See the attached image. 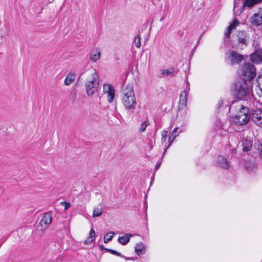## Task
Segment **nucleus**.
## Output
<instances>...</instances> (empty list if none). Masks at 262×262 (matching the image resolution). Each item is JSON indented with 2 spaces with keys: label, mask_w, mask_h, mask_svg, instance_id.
Listing matches in <instances>:
<instances>
[{
  "label": "nucleus",
  "mask_w": 262,
  "mask_h": 262,
  "mask_svg": "<svg viewBox=\"0 0 262 262\" xmlns=\"http://www.w3.org/2000/svg\"><path fill=\"white\" fill-rule=\"evenodd\" d=\"M190 88L189 87V83H187V86L184 91H183L180 96V101L179 109H184L187 106V94L189 91Z\"/></svg>",
  "instance_id": "obj_8"
},
{
  "label": "nucleus",
  "mask_w": 262,
  "mask_h": 262,
  "mask_svg": "<svg viewBox=\"0 0 262 262\" xmlns=\"http://www.w3.org/2000/svg\"><path fill=\"white\" fill-rule=\"evenodd\" d=\"M99 85V76L95 70L88 73L85 87L86 94L89 96H93L97 92Z\"/></svg>",
  "instance_id": "obj_2"
},
{
  "label": "nucleus",
  "mask_w": 262,
  "mask_h": 262,
  "mask_svg": "<svg viewBox=\"0 0 262 262\" xmlns=\"http://www.w3.org/2000/svg\"><path fill=\"white\" fill-rule=\"evenodd\" d=\"M181 132L180 131L177 135H173L172 134H170L169 137V144L168 146L172 143L173 141L174 140V139L176 138V137L178 135L179 133H180Z\"/></svg>",
  "instance_id": "obj_30"
},
{
  "label": "nucleus",
  "mask_w": 262,
  "mask_h": 262,
  "mask_svg": "<svg viewBox=\"0 0 262 262\" xmlns=\"http://www.w3.org/2000/svg\"><path fill=\"white\" fill-rule=\"evenodd\" d=\"M257 86L262 93V74L259 75L256 78Z\"/></svg>",
  "instance_id": "obj_27"
},
{
  "label": "nucleus",
  "mask_w": 262,
  "mask_h": 262,
  "mask_svg": "<svg viewBox=\"0 0 262 262\" xmlns=\"http://www.w3.org/2000/svg\"><path fill=\"white\" fill-rule=\"evenodd\" d=\"M133 235L130 234H124L122 236L118 237V242L123 245H126L129 241L130 237H132Z\"/></svg>",
  "instance_id": "obj_18"
},
{
  "label": "nucleus",
  "mask_w": 262,
  "mask_h": 262,
  "mask_svg": "<svg viewBox=\"0 0 262 262\" xmlns=\"http://www.w3.org/2000/svg\"><path fill=\"white\" fill-rule=\"evenodd\" d=\"M160 164H161V162H160L159 163H157L156 164V167H155L156 168V170H157L158 169V168L160 166Z\"/></svg>",
  "instance_id": "obj_37"
},
{
  "label": "nucleus",
  "mask_w": 262,
  "mask_h": 262,
  "mask_svg": "<svg viewBox=\"0 0 262 262\" xmlns=\"http://www.w3.org/2000/svg\"><path fill=\"white\" fill-rule=\"evenodd\" d=\"M52 215L51 212L49 211L45 213L39 223V226L43 228L42 229L43 232L48 228V226L52 223Z\"/></svg>",
  "instance_id": "obj_9"
},
{
  "label": "nucleus",
  "mask_w": 262,
  "mask_h": 262,
  "mask_svg": "<svg viewBox=\"0 0 262 262\" xmlns=\"http://www.w3.org/2000/svg\"><path fill=\"white\" fill-rule=\"evenodd\" d=\"M178 129H179L178 127L174 128L171 134H172L173 135H177L176 133L178 132Z\"/></svg>",
  "instance_id": "obj_36"
},
{
  "label": "nucleus",
  "mask_w": 262,
  "mask_h": 262,
  "mask_svg": "<svg viewBox=\"0 0 262 262\" xmlns=\"http://www.w3.org/2000/svg\"><path fill=\"white\" fill-rule=\"evenodd\" d=\"M250 60L253 63L258 64L262 62V49H258L250 56Z\"/></svg>",
  "instance_id": "obj_12"
},
{
  "label": "nucleus",
  "mask_w": 262,
  "mask_h": 262,
  "mask_svg": "<svg viewBox=\"0 0 262 262\" xmlns=\"http://www.w3.org/2000/svg\"><path fill=\"white\" fill-rule=\"evenodd\" d=\"M250 118V114L249 108L241 106L237 114L232 117V121L237 125H244L249 122Z\"/></svg>",
  "instance_id": "obj_4"
},
{
  "label": "nucleus",
  "mask_w": 262,
  "mask_h": 262,
  "mask_svg": "<svg viewBox=\"0 0 262 262\" xmlns=\"http://www.w3.org/2000/svg\"><path fill=\"white\" fill-rule=\"evenodd\" d=\"M239 24V22L237 20L235 19L234 21L229 25L227 28V31L225 33V36L226 37H229L231 33L232 30L235 29L236 26Z\"/></svg>",
  "instance_id": "obj_17"
},
{
  "label": "nucleus",
  "mask_w": 262,
  "mask_h": 262,
  "mask_svg": "<svg viewBox=\"0 0 262 262\" xmlns=\"http://www.w3.org/2000/svg\"><path fill=\"white\" fill-rule=\"evenodd\" d=\"M166 151V149H165V151H164V154L165 152V151Z\"/></svg>",
  "instance_id": "obj_40"
},
{
  "label": "nucleus",
  "mask_w": 262,
  "mask_h": 262,
  "mask_svg": "<svg viewBox=\"0 0 262 262\" xmlns=\"http://www.w3.org/2000/svg\"><path fill=\"white\" fill-rule=\"evenodd\" d=\"M250 23L251 25L255 27H257L262 24V9H259L254 13L250 18Z\"/></svg>",
  "instance_id": "obj_10"
},
{
  "label": "nucleus",
  "mask_w": 262,
  "mask_h": 262,
  "mask_svg": "<svg viewBox=\"0 0 262 262\" xmlns=\"http://www.w3.org/2000/svg\"><path fill=\"white\" fill-rule=\"evenodd\" d=\"M167 131H163L162 135V141H165L166 140V137L167 136Z\"/></svg>",
  "instance_id": "obj_33"
},
{
  "label": "nucleus",
  "mask_w": 262,
  "mask_h": 262,
  "mask_svg": "<svg viewBox=\"0 0 262 262\" xmlns=\"http://www.w3.org/2000/svg\"><path fill=\"white\" fill-rule=\"evenodd\" d=\"M262 0H245L243 7H252L255 5L260 4Z\"/></svg>",
  "instance_id": "obj_20"
},
{
  "label": "nucleus",
  "mask_w": 262,
  "mask_h": 262,
  "mask_svg": "<svg viewBox=\"0 0 262 262\" xmlns=\"http://www.w3.org/2000/svg\"><path fill=\"white\" fill-rule=\"evenodd\" d=\"M258 150L260 157L262 158V143L259 145L258 147Z\"/></svg>",
  "instance_id": "obj_34"
},
{
  "label": "nucleus",
  "mask_w": 262,
  "mask_h": 262,
  "mask_svg": "<svg viewBox=\"0 0 262 262\" xmlns=\"http://www.w3.org/2000/svg\"><path fill=\"white\" fill-rule=\"evenodd\" d=\"M146 246L142 243H138L136 245L135 250L138 256L142 255L145 252Z\"/></svg>",
  "instance_id": "obj_16"
},
{
  "label": "nucleus",
  "mask_w": 262,
  "mask_h": 262,
  "mask_svg": "<svg viewBox=\"0 0 262 262\" xmlns=\"http://www.w3.org/2000/svg\"><path fill=\"white\" fill-rule=\"evenodd\" d=\"M253 122L257 126L262 127V106L254 108L251 113Z\"/></svg>",
  "instance_id": "obj_6"
},
{
  "label": "nucleus",
  "mask_w": 262,
  "mask_h": 262,
  "mask_svg": "<svg viewBox=\"0 0 262 262\" xmlns=\"http://www.w3.org/2000/svg\"><path fill=\"white\" fill-rule=\"evenodd\" d=\"M237 8L236 6H235V4H234V9H233V12L234 13H235L236 9Z\"/></svg>",
  "instance_id": "obj_38"
},
{
  "label": "nucleus",
  "mask_w": 262,
  "mask_h": 262,
  "mask_svg": "<svg viewBox=\"0 0 262 262\" xmlns=\"http://www.w3.org/2000/svg\"><path fill=\"white\" fill-rule=\"evenodd\" d=\"M225 59L227 63L233 66L239 64L243 61L244 57L235 51L228 50L225 54Z\"/></svg>",
  "instance_id": "obj_5"
},
{
  "label": "nucleus",
  "mask_w": 262,
  "mask_h": 262,
  "mask_svg": "<svg viewBox=\"0 0 262 262\" xmlns=\"http://www.w3.org/2000/svg\"><path fill=\"white\" fill-rule=\"evenodd\" d=\"M115 233L114 232H110L105 234L104 237V242L105 243L111 241L114 236Z\"/></svg>",
  "instance_id": "obj_25"
},
{
  "label": "nucleus",
  "mask_w": 262,
  "mask_h": 262,
  "mask_svg": "<svg viewBox=\"0 0 262 262\" xmlns=\"http://www.w3.org/2000/svg\"><path fill=\"white\" fill-rule=\"evenodd\" d=\"M102 211L103 210L102 207H95L94 208L92 216L93 217L99 216L102 214Z\"/></svg>",
  "instance_id": "obj_22"
},
{
  "label": "nucleus",
  "mask_w": 262,
  "mask_h": 262,
  "mask_svg": "<svg viewBox=\"0 0 262 262\" xmlns=\"http://www.w3.org/2000/svg\"><path fill=\"white\" fill-rule=\"evenodd\" d=\"M134 43L135 45V46L139 48L141 46V36L140 34H137L134 39Z\"/></svg>",
  "instance_id": "obj_26"
},
{
  "label": "nucleus",
  "mask_w": 262,
  "mask_h": 262,
  "mask_svg": "<svg viewBox=\"0 0 262 262\" xmlns=\"http://www.w3.org/2000/svg\"><path fill=\"white\" fill-rule=\"evenodd\" d=\"M108 251H109L110 252H111L112 254L115 255H116V256H120L121 257H124L123 256H122L120 253L115 251V250H111V249H107V250Z\"/></svg>",
  "instance_id": "obj_31"
},
{
  "label": "nucleus",
  "mask_w": 262,
  "mask_h": 262,
  "mask_svg": "<svg viewBox=\"0 0 262 262\" xmlns=\"http://www.w3.org/2000/svg\"><path fill=\"white\" fill-rule=\"evenodd\" d=\"M161 72L163 75L167 76L172 74L174 72V69L173 68H170L168 69H161Z\"/></svg>",
  "instance_id": "obj_23"
},
{
  "label": "nucleus",
  "mask_w": 262,
  "mask_h": 262,
  "mask_svg": "<svg viewBox=\"0 0 262 262\" xmlns=\"http://www.w3.org/2000/svg\"><path fill=\"white\" fill-rule=\"evenodd\" d=\"M121 97L122 102L127 110H134L136 108L137 101L133 85H126L122 90Z\"/></svg>",
  "instance_id": "obj_1"
},
{
  "label": "nucleus",
  "mask_w": 262,
  "mask_h": 262,
  "mask_svg": "<svg viewBox=\"0 0 262 262\" xmlns=\"http://www.w3.org/2000/svg\"><path fill=\"white\" fill-rule=\"evenodd\" d=\"M252 91L246 82L241 84L238 88L237 97L241 99H246L251 95Z\"/></svg>",
  "instance_id": "obj_7"
},
{
  "label": "nucleus",
  "mask_w": 262,
  "mask_h": 262,
  "mask_svg": "<svg viewBox=\"0 0 262 262\" xmlns=\"http://www.w3.org/2000/svg\"><path fill=\"white\" fill-rule=\"evenodd\" d=\"M149 124V121H145L144 122H143L142 123V124H141V126H140V131L141 132H144L147 126Z\"/></svg>",
  "instance_id": "obj_28"
},
{
  "label": "nucleus",
  "mask_w": 262,
  "mask_h": 262,
  "mask_svg": "<svg viewBox=\"0 0 262 262\" xmlns=\"http://www.w3.org/2000/svg\"><path fill=\"white\" fill-rule=\"evenodd\" d=\"M101 56V52L99 49H94L91 53L90 59L91 61L96 62L99 60Z\"/></svg>",
  "instance_id": "obj_13"
},
{
  "label": "nucleus",
  "mask_w": 262,
  "mask_h": 262,
  "mask_svg": "<svg viewBox=\"0 0 262 262\" xmlns=\"http://www.w3.org/2000/svg\"><path fill=\"white\" fill-rule=\"evenodd\" d=\"M95 235V231L93 228H92L90 230L89 237L84 241V244L88 245L92 243L94 240Z\"/></svg>",
  "instance_id": "obj_21"
},
{
  "label": "nucleus",
  "mask_w": 262,
  "mask_h": 262,
  "mask_svg": "<svg viewBox=\"0 0 262 262\" xmlns=\"http://www.w3.org/2000/svg\"><path fill=\"white\" fill-rule=\"evenodd\" d=\"M60 204L64 206V210L68 209L71 206V204L68 202H62Z\"/></svg>",
  "instance_id": "obj_32"
},
{
  "label": "nucleus",
  "mask_w": 262,
  "mask_h": 262,
  "mask_svg": "<svg viewBox=\"0 0 262 262\" xmlns=\"http://www.w3.org/2000/svg\"><path fill=\"white\" fill-rule=\"evenodd\" d=\"M246 169L248 171L253 170L255 168L254 163L251 162H246L245 165Z\"/></svg>",
  "instance_id": "obj_24"
},
{
  "label": "nucleus",
  "mask_w": 262,
  "mask_h": 262,
  "mask_svg": "<svg viewBox=\"0 0 262 262\" xmlns=\"http://www.w3.org/2000/svg\"><path fill=\"white\" fill-rule=\"evenodd\" d=\"M125 259L126 260L129 259V258H125Z\"/></svg>",
  "instance_id": "obj_39"
},
{
  "label": "nucleus",
  "mask_w": 262,
  "mask_h": 262,
  "mask_svg": "<svg viewBox=\"0 0 262 262\" xmlns=\"http://www.w3.org/2000/svg\"><path fill=\"white\" fill-rule=\"evenodd\" d=\"M238 41L239 43H241L242 45H247V39L245 37H238Z\"/></svg>",
  "instance_id": "obj_29"
},
{
  "label": "nucleus",
  "mask_w": 262,
  "mask_h": 262,
  "mask_svg": "<svg viewBox=\"0 0 262 262\" xmlns=\"http://www.w3.org/2000/svg\"><path fill=\"white\" fill-rule=\"evenodd\" d=\"M75 79V75L74 73H70L68 74V75L66 76L64 83L66 85H70L74 80Z\"/></svg>",
  "instance_id": "obj_19"
},
{
  "label": "nucleus",
  "mask_w": 262,
  "mask_h": 262,
  "mask_svg": "<svg viewBox=\"0 0 262 262\" xmlns=\"http://www.w3.org/2000/svg\"><path fill=\"white\" fill-rule=\"evenodd\" d=\"M253 145V141L250 139L246 138L243 141V151H249L251 150Z\"/></svg>",
  "instance_id": "obj_15"
},
{
  "label": "nucleus",
  "mask_w": 262,
  "mask_h": 262,
  "mask_svg": "<svg viewBox=\"0 0 262 262\" xmlns=\"http://www.w3.org/2000/svg\"><path fill=\"white\" fill-rule=\"evenodd\" d=\"M238 73L244 81H250L256 76V70L253 65L246 63L241 67Z\"/></svg>",
  "instance_id": "obj_3"
},
{
  "label": "nucleus",
  "mask_w": 262,
  "mask_h": 262,
  "mask_svg": "<svg viewBox=\"0 0 262 262\" xmlns=\"http://www.w3.org/2000/svg\"><path fill=\"white\" fill-rule=\"evenodd\" d=\"M216 164L225 169H228L229 167V163L226 159L223 156H219L216 161Z\"/></svg>",
  "instance_id": "obj_14"
},
{
  "label": "nucleus",
  "mask_w": 262,
  "mask_h": 262,
  "mask_svg": "<svg viewBox=\"0 0 262 262\" xmlns=\"http://www.w3.org/2000/svg\"><path fill=\"white\" fill-rule=\"evenodd\" d=\"M223 104V100H220L218 102V104H217V107H218V108H220L222 106Z\"/></svg>",
  "instance_id": "obj_35"
},
{
  "label": "nucleus",
  "mask_w": 262,
  "mask_h": 262,
  "mask_svg": "<svg viewBox=\"0 0 262 262\" xmlns=\"http://www.w3.org/2000/svg\"><path fill=\"white\" fill-rule=\"evenodd\" d=\"M103 92L107 94V100L110 103L113 101L115 96V90L114 87L109 84L103 85Z\"/></svg>",
  "instance_id": "obj_11"
}]
</instances>
